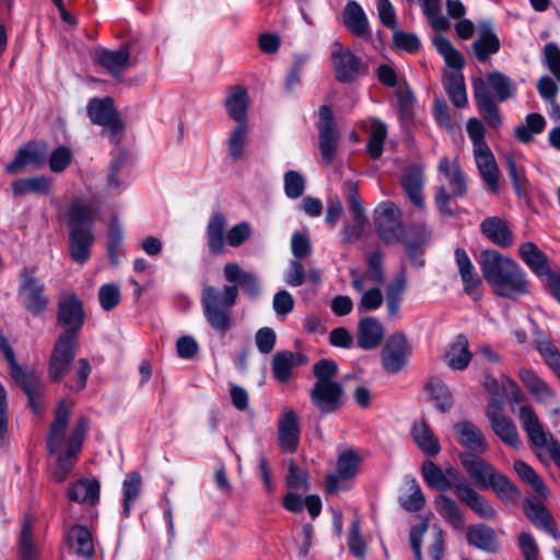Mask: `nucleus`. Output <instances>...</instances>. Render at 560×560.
<instances>
[{
    "label": "nucleus",
    "instance_id": "nucleus-57",
    "mask_svg": "<svg viewBox=\"0 0 560 560\" xmlns=\"http://www.w3.org/2000/svg\"><path fill=\"white\" fill-rule=\"evenodd\" d=\"M376 230L385 243H397L401 240L404 228L400 220L376 221Z\"/></svg>",
    "mask_w": 560,
    "mask_h": 560
},
{
    "label": "nucleus",
    "instance_id": "nucleus-4",
    "mask_svg": "<svg viewBox=\"0 0 560 560\" xmlns=\"http://www.w3.org/2000/svg\"><path fill=\"white\" fill-rule=\"evenodd\" d=\"M238 296L237 285L218 288L207 284L202 288L200 302L203 316L210 327L224 336L235 325L233 307Z\"/></svg>",
    "mask_w": 560,
    "mask_h": 560
},
{
    "label": "nucleus",
    "instance_id": "nucleus-33",
    "mask_svg": "<svg viewBox=\"0 0 560 560\" xmlns=\"http://www.w3.org/2000/svg\"><path fill=\"white\" fill-rule=\"evenodd\" d=\"M249 97L246 89L234 85L229 89L225 108L232 119L238 124H246Z\"/></svg>",
    "mask_w": 560,
    "mask_h": 560
},
{
    "label": "nucleus",
    "instance_id": "nucleus-27",
    "mask_svg": "<svg viewBox=\"0 0 560 560\" xmlns=\"http://www.w3.org/2000/svg\"><path fill=\"white\" fill-rule=\"evenodd\" d=\"M524 513L534 526L544 529L556 539L560 538V533L557 529L553 518L542 503L527 499L524 502Z\"/></svg>",
    "mask_w": 560,
    "mask_h": 560
},
{
    "label": "nucleus",
    "instance_id": "nucleus-18",
    "mask_svg": "<svg viewBox=\"0 0 560 560\" xmlns=\"http://www.w3.org/2000/svg\"><path fill=\"white\" fill-rule=\"evenodd\" d=\"M336 70V79L340 82H351L362 72L359 58L341 44L335 43L331 52Z\"/></svg>",
    "mask_w": 560,
    "mask_h": 560
},
{
    "label": "nucleus",
    "instance_id": "nucleus-2",
    "mask_svg": "<svg viewBox=\"0 0 560 560\" xmlns=\"http://www.w3.org/2000/svg\"><path fill=\"white\" fill-rule=\"evenodd\" d=\"M479 266L494 294L515 300L528 292L526 275L512 258L494 249H486L480 254Z\"/></svg>",
    "mask_w": 560,
    "mask_h": 560
},
{
    "label": "nucleus",
    "instance_id": "nucleus-45",
    "mask_svg": "<svg viewBox=\"0 0 560 560\" xmlns=\"http://www.w3.org/2000/svg\"><path fill=\"white\" fill-rule=\"evenodd\" d=\"M494 434L506 445L518 448L521 445L520 434L514 422L505 415L489 420Z\"/></svg>",
    "mask_w": 560,
    "mask_h": 560
},
{
    "label": "nucleus",
    "instance_id": "nucleus-16",
    "mask_svg": "<svg viewBox=\"0 0 560 560\" xmlns=\"http://www.w3.org/2000/svg\"><path fill=\"white\" fill-rule=\"evenodd\" d=\"M83 320L82 303L78 298L73 294L62 296L58 305V323L65 327L63 332H72V341H75Z\"/></svg>",
    "mask_w": 560,
    "mask_h": 560
},
{
    "label": "nucleus",
    "instance_id": "nucleus-37",
    "mask_svg": "<svg viewBox=\"0 0 560 560\" xmlns=\"http://www.w3.org/2000/svg\"><path fill=\"white\" fill-rule=\"evenodd\" d=\"M97 61L117 79H120L124 69L131 65L127 47L118 50L103 49L97 54Z\"/></svg>",
    "mask_w": 560,
    "mask_h": 560
},
{
    "label": "nucleus",
    "instance_id": "nucleus-5",
    "mask_svg": "<svg viewBox=\"0 0 560 560\" xmlns=\"http://www.w3.org/2000/svg\"><path fill=\"white\" fill-rule=\"evenodd\" d=\"M432 44L439 55H441L445 63L452 68L447 71L443 79V85L447 96L454 106L463 108L467 105L466 86L464 75L460 70L465 66V59L459 50L455 48L453 43L444 35H434Z\"/></svg>",
    "mask_w": 560,
    "mask_h": 560
},
{
    "label": "nucleus",
    "instance_id": "nucleus-31",
    "mask_svg": "<svg viewBox=\"0 0 560 560\" xmlns=\"http://www.w3.org/2000/svg\"><path fill=\"white\" fill-rule=\"evenodd\" d=\"M407 289V275L405 270H399L394 279L387 284L385 291V303L387 314L390 317L399 315L400 305Z\"/></svg>",
    "mask_w": 560,
    "mask_h": 560
},
{
    "label": "nucleus",
    "instance_id": "nucleus-50",
    "mask_svg": "<svg viewBox=\"0 0 560 560\" xmlns=\"http://www.w3.org/2000/svg\"><path fill=\"white\" fill-rule=\"evenodd\" d=\"M514 470L517 475L544 499L549 497V490L544 480L536 474V471L527 465L524 460L514 462Z\"/></svg>",
    "mask_w": 560,
    "mask_h": 560
},
{
    "label": "nucleus",
    "instance_id": "nucleus-14",
    "mask_svg": "<svg viewBox=\"0 0 560 560\" xmlns=\"http://www.w3.org/2000/svg\"><path fill=\"white\" fill-rule=\"evenodd\" d=\"M318 138L320 154L326 163H331L338 148V130L331 109L327 105L319 108Z\"/></svg>",
    "mask_w": 560,
    "mask_h": 560
},
{
    "label": "nucleus",
    "instance_id": "nucleus-44",
    "mask_svg": "<svg viewBox=\"0 0 560 560\" xmlns=\"http://www.w3.org/2000/svg\"><path fill=\"white\" fill-rule=\"evenodd\" d=\"M518 377L524 386L539 401H549L553 397V392L547 383L529 369H521Z\"/></svg>",
    "mask_w": 560,
    "mask_h": 560
},
{
    "label": "nucleus",
    "instance_id": "nucleus-30",
    "mask_svg": "<svg viewBox=\"0 0 560 560\" xmlns=\"http://www.w3.org/2000/svg\"><path fill=\"white\" fill-rule=\"evenodd\" d=\"M474 55L480 62H486L490 56L500 49V39L492 31L490 23L480 24V34L471 44Z\"/></svg>",
    "mask_w": 560,
    "mask_h": 560
},
{
    "label": "nucleus",
    "instance_id": "nucleus-24",
    "mask_svg": "<svg viewBox=\"0 0 560 560\" xmlns=\"http://www.w3.org/2000/svg\"><path fill=\"white\" fill-rule=\"evenodd\" d=\"M45 159L42 148L28 143L19 149L13 161L4 166V172L13 175L30 167L37 168L44 164Z\"/></svg>",
    "mask_w": 560,
    "mask_h": 560
},
{
    "label": "nucleus",
    "instance_id": "nucleus-21",
    "mask_svg": "<svg viewBox=\"0 0 560 560\" xmlns=\"http://www.w3.org/2000/svg\"><path fill=\"white\" fill-rule=\"evenodd\" d=\"M422 475L425 482L439 490L445 491L447 489H452L455 492V485L465 481V478L458 474L457 470L453 468L446 469L444 472L438 465L433 462H425L422 466Z\"/></svg>",
    "mask_w": 560,
    "mask_h": 560
},
{
    "label": "nucleus",
    "instance_id": "nucleus-10",
    "mask_svg": "<svg viewBox=\"0 0 560 560\" xmlns=\"http://www.w3.org/2000/svg\"><path fill=\"white\" fill-rule=\"evenodd\" d=\"M88 114L93 124L103 126L108 130L112 143H119L124 125L116 115L110 97L92 98L88 105Z\"/></svg>",
    "mask_w": 560,
    "mask_h": 560
},
{
    "label": "nucleus",
    "instance_id": "nucleus-6",
    "mask_svg": "<svg viewBox=\"0 0 560 560\" xmlns=\"http://www.w3.org/2000/svg\"><path fill=\"white\" fill-rule=\"evenodd\" d=\"M0 351L9 364V373L13 382L26 394L30 406L35 413H39L43 409L42 397L45 394V384L40 376L33 370H23L14 355L13 349L9 345L4 336L0 334Z\"/></svg>",
    "mask_w": 560,
    "mask_h": 560
},
{
    "label": "nucleus",
    "instance_id": "nucleus-38",
    "mask_svg": "<svg viewBox=\"0 0 560 560\" xmlns=\"http://www.w3.org/2000/svg\"><path fill=\"white\" fill-rule=\"evenodd\" d=\"M411 436L417 446L428 456L440 453L441 446L438 438L424 421H416L411 427Z\"/></svg>",
    "mask_w": 560,
    "mask_h": 560
},
{
    "label": "nucleus",
    "instance_id": "nucleus-41",
    "mask_svg": "<svg viewBox=\"0 0 560 560\" xmlns=\"http://www.w3.org/2000/svg\"><path fill=\"white\" fill-rule=\"evenodd\" d=\"M470 360L468 341L465 336L458 335L445 353L444 361L452 370L460 371L469 364Z\"/></svg>",
    "mask_w": 560,
    "mask_h": 560
},
{
    "label": "nucleus",
    "instance_id": "nucleus-60",
    "mask_svg": "<svg viewBox=\"0 0 560 560\" xmlns=\"http://www.w3.org/2000/svg\"><path fill=\"white\" fill-rule=\"evenodd\" d=\"M488 83L494 91L497 98L503 102L512 95V84L508 77L500 72H492L488 75Z\"/></svg>",
    "mask_w": 560,
    "mask_h": 560
},
{
    "label": "nucleus",
    "instance_id": "nucleus-22",
    "mask_svg": "<svg viewBox=\"0 0 560 560\" xmlns=\"http://www.w3.org/2000/svg\"><path fill=\"white\" fill-rule=\"evenodd\" d=\"M454 433L457 442L465 448L474 453H485L488 451V444L482 431L471 421L462 420L454 424Z\"/></svg>",
    "mask_w": 560,
    "mask_h": 560
},
{
    "label": "nucleus",
    "instance_id": "nucleus-52",
    "mask_svg": "<svg viewBox=\"0 0 560 560\" xmlns=\"http://www.w3.org/2000/svg\"><path fill=\"white\" fill-rule=\"evenodd\" d=\"M33 526L34 518L26 516L20 536V553L25 560H31L37 555L36 545L33 540Z\"/></svg>",
    "mask_w": 560,
    "mask_h": 560
},
{
    "label": "nucleus",
    "instance_id": "nucleus-61",
    "mask_svg": "<svg viewBox=\"0 0 560 560\" xmlns=\"http://www.w3.org/2000/svg\"><path fill=\"white\" fill-rule=\"evenodd\" d=\"M127 161L125 153H119L110 162L108 173V187L110 189H119L126 185L125 176L122 175V167Z\"/></svg>",
    "mask_w": 560,
    "mask_h": 560
},
{
    "label": "nucleus",
    "instance_id": "nucleus-23",
    "mask_svg": "<svg viewBox=\"0 0 560 560\" xmlns=\"http://www.w3.org/2000/svg\"><path fill=\"white\" fill-rule=\"evenodd\" d=\"M476 454L463 453L459 455V459L475 486L480 489H487L489 488V480L495 470L489 463Z\"/></svg>",
    "mask_w": 560,
    "mask_h": 560
},
{
    "label": "nucleus",
    "instance_id": "nucleus-19",
    "mask_svg": "<svg viewBox=\"0 0 560 560\" xmlns=\"http://www.w3.org/2000/svg\"><path fill=\"white\" fill-rule=\"evenodd\" d=\"M455 494L457 499L469 508L479 517L485 520L494 518L497 515L495 510L489 502L479 494L465 479L460 483L455 485Z\"/></svg>",
    "mask_w": 560,
    "mask_h": 560
},
{
    "label": "nucleus",
    "instance_id": "nucleus-3",
    "mask_svg": "<svg viewBox=\"0 0 560 560\" xmlns=\"http://www.w3.org/2000/svg\"><path fill=\"white\" fill-rule=\"evenodd\" d=\"M98 218V209L91 202L80 199L72 201L67 212L69 234V254L73 261L84 265L91 256L94 243L92 225Z\"/></svg>",
    "mask_w": 560,
    "mask_h": 560
},
{
    "label": "nucleus",
    "instance_id": "nucleus-1",
    "mask_svg": "<svg viewBox=\"0 0 560 560\" xmlns=\"http://www.w3.org/2000/svg\"><path fill=\"white\" fill-rule=\"evenodd\" d=\"M69 418V407L65 401H60L46 441L49 453L57 457V469L54 474L56 481H63L71 471L90 428L89 419L80 417L68 434Z\"/></svg>",
    "mask_w": 560,
    "mask_h": 560
},
{
    "label": "nucleus",
    "instance_id": "nucleus-12",
    "mask_svg": "<svg viewBox=\"0 0 560 560\" xmlns=\"http://www.w3.org/2000/svg\"><path fill=\"white\" fill-rule=\"evenodd\" d=\"M310 397L322 415L334 413L343 406V386L339 382L314 383Z\"/></svg>",
    "mask_w": 560,
    "mask_h": 560
},
{
    "label": "nucleus",
    "instance_id": "nucleus-11",
    "mask_svg": "<svg viewBox=\"0 0 560 560\" xmlns=\"http://www.w3.org/2000/svg\"><path fill=\"white\" fill-rule=\"evenodd\" d=\"M77 342L72 332H61L50 355L48 375L52 382H60L69 372L75 357Z\"/></svg>",
    "mask_w": 560,
    "mask_h": 560
},
{
    "label": "nucleus",
    "instance_id": "nucleus-20",
    "mask_svg": "<svg viewBox=\"0 0 560 560\" xmlns=\"http://www.w3.org/2000/svg\"><path fill=\"white\" fill-rule=\"evenodd\" d=\"M20 296L24 307L33 315H40L47 308L48 299L44 294V285L33 277H24Z\"/></svg>",
    "mask_w": 560,
    "mask_h": 560
},
{
    "label": "nucleus",
    "instance_id": "nucleus-43",
    "mask_svg": "<svg viewBox=\"0 0 560 560\" xmlns=\"http://www.w3.org/2000/svg\"><path fill=\"white\" fill-rule=\"evenodd\" d=\"M52 186L49 177L40 175L28 178H20L12 183V191L14 196H23L26 194L47 195Z\"/></svg>",
    "mask_w": 560,
    "mask_h": 560
},
{
    "label": "nucleus",
    "instance_id": "nucleus-48",
    "mask_svg": "<svg viewBox=\"0 0 560 560\" xmlns=\"http://www.w3.org/2000/svg\"><path fill=\"white\" fill-rule=\"evenodd\" d=\"M141 476L131 471L126 475L122 481V515L128 517L132 503L137 500L141 490Z\"/></svg>",
    "mask_w": 560,
    "mask_h": 560
},
{
    "label": "nucleus",
    "instance_id": "nucleus-53",
    "mask_svg": "<svg viewBox=\"0 0 560 560\" xmlns=\"http://www.w3.org/2000/svg\"><path fill=\"white\" fill-rule=\"evenodd\" d=\"M476 164L480 172L482 179L486 182L488 187L497 192L499 189V170L494 160V156H486L476 160Z\"/></svg>",
    "mask_w": 560,
    "mask_h": 560
},
{
    "label": "nucleus",
    "instance_id": "nucleus-15",
    "mask_svg": "<svg viewBox=\"0 0 560 560\" xmlns=\"http://www.w3.org/2000/svg\"><path fill=\"white\" fill-rule=\"evenodd\" d=\"M278 442L284 453L293 454L298 451L301 435L298 413L291 408H283L278 419Z\"/></svg>",
    "mask_w": 560,
    "mask_h": 560
},
{
    "label": "nucleus",
    "instance_id": "nucleus-26",
    "mask_svg": "<svg viewBox=\"0 0 560 560\" xmlns=\"http://www.w3.org/2000/svg\"><path fill=\"white\" fill-rule=\"evenodd\" d=\"M401 186L407 198L419 209H424L423 198L424 176L419 165L408 166L401 177Z\"/></svg>",
    "mask_w": 560,
    "mask_h": 560
},
{
    "label": "nucleus",
    "instance_id": "nucleus-17",
    "mask_svg": "<svg viewBox=\"0 0 560 560\" xmlns=\"http://www.w3.org/2000/svg\"><path fill=\"white\" fill-rule=\"evenodd\" d=\"M364 273L357 269L350 270L351 284L357 292H363L369 285H378L384 281L383 254L378 250L371 253L366 259Z\"/></svg>",
    "mask_w": 560,
    "mask_h": 560
},
{
    "label": "nucleus",
    "instance_id": "nucleus-55",
    "mask_svg": "<svg viewBox=\"0 0 560 560\" xmlns=\"http://www.w3.org/2000/svg\"><path fill=\"white\" fill-rule=\"evenodd\" d=\"M247 135V124H238L231 133L229 139V152L234 160H240L243 158Z\"/></svg>",
    "mask_w": 560,
    "mask_h": 560
},
{
    "label": "nucleus",
    "instance_id": "nucleus-9",
    "mask_svg": "<svg viewBox=\"0 0 560 560\" xmlns=\"http://www.w3.org/2000/svg\"><path fill=\"white\" fill-rule=\"evenodd\" d=\"M517 417L529 442L538 448H545L560 467V445L551 434L544 430L534 408L529 404H523L517 409Z\"/></svg>",
    "mask_w": 560,
    "mask_h": 560
},
{
    "label": "nucleus",
    "instance_id": "nucleus-13",
    "mask_svg": "<svg viewBox=\"0 0 560 560\" xmlns=\"http://www.w3.org/2000/svg\"><path fill=\"white\" fill-rule=\"evenodd\" d=\"M411 354V348L407 338L401 334H395L388 338L382 351V364L387 373L396 374L407 364Z\"/></svg>",
    "mask_w": 560,
    "mask_h": 560
},
{
    "label": "nucleus",
    "instance_id": "nucleus-59",
    "mask_svg": "<svg viewBox=\"0 0 560 560\" xmlns=\"http://www.w3.org/2000/svg\"><path fill=\"white\" fill-rule=\"evenodd\" d=\"M393 44L397 49L413 54L421 47L419 37L413 33H407L402 30L395 28L393 33Z\"/></svg>",
    "mask_w": 560,
    "mask_h": 560
},
{
    "label": "nucleus",
    "instance_id": "nucleus-8",
    "mask_svg": "<svg viewBox=\"0 0 560 560\" xmlns=\"http://www.w3.org/2000/svg\"><path fill=\"white\" fill-rule=\"evenodd\" d=\"M517 417L529 442L538 448H545L560 467V445L551 434L544 430L534 408L529 404H523L517 409Z\"/></svg>",
    "mask_w": 560,
    "mask_h": 560
},
{
    "label": "nucleus",
    "instance_id": "nucleus-46",
    "mask_svg": "<svg viewBox=\"0 0 560 560\" xmlns=\"http://www.w3.org/2000/svg\"><path fill=\"white\" fill-rule=\"evenodd\" d=\"M68 541L79 556L84 558L93 556L94 544L92 534L84 526H73L68 533Z\"/></svg>",
    "mask_w": 560,
    "mask_h": 560
},
{
    "label": "nucleus",
    "instance_id": "nucleus-51",
    "mask_svg": "<svg viewBox=\"0 0 560 560\" xmlns=\"http://www.w3.org/2000/svg\"><path fill=\"white\" fill-rule=\"evenodd\" d=\"M489 487L497 495L506 502H514L518 499L520 492L514 483H512L504 475L494 472L489 480Z\"/></svg>",
    "mask_w": 560,
    "mask_h": 560
},
{
    "label": "nucleus",
    "instance_id": "nucleus-34",
    "mask_svg": "<svg viewBox=\"0 0 560 560\" xmlns=\"http://www.w3.org/2000/svg\"><path fill=\"white\" fill-rule=\"evenodd\" d=\"M226 219L221 212H214L207 225V243L211 254L220 255L226 243Z\"/></svg>",
    "mask_w": 560,
    "mask_h": 560
},
{
    "label": "nucleus",
    "instance_id": "nucleus-29",
    "mask_svg": "<svg viewBox=\"0 0 560 560\" xmlns=\"http://www.w3.org/2000/svg\"><path fill=\"white\" fill-rule=\"evenodd\" d=\"M306 362L304 354L292 351H278L272 359V372L276 380L287 383L292 376L293 369Z\"/></svg>",
    "mask_w": 560,
    "mask_h": 560
},
{
    "label": "nucleus",
    "instance_id": "nucleus-35",
    "mask_svg": "<svg viewBox=\"0 0 560 560\" xmlns=\"http://www.w3.org/2000/svg\"><path fill=\"white\" fill-rule=\"evenodd\" d=\"M481 232L495 245L509 247L513 244V234L508 224L498 217L486 218L480 224Z\"/></svg>",
    "mask_w": 560,
    "mask_h": 560
},
{
    "label": "nucleus",
    "instance_id": "nucleus-32",
    "mask_svg": "<svg viewBox=\"0 0 560 560\" xmlns=\"http://www.w3.org/2000/svg\"><path fill=\"white\" fill-rule=\"evenodd\" d=\"M67 495L73 502L95 505L100 501V483L96 479H79L70 485Z\"/></svg>",
    "mask_w": 560,
    "mask_h": 560
},
{
    "label": "nucleus",
    "instance_id": "nucleus-49",
    "mask_svg": "<svg viewBox=\"0 0 560 560\" xmlns=\"http://www.w3.org/2000/svg\"><path fill=\"white\" fill-rule=\"evenodd\" d=\"M429 392L431 398L434 400L435 407L445 412L452 406V395L444 384V382L439 377H431L425 386Z\"/></svg>",
    "mask_w": 560,
    "mask_h": 560
},
{
    "label": "nucleus",
    "instance_id": "nucleus-7",
    "mask_svg": "<svg viewBox=\"0 0 560 560\" xmlns=\"http://www.w3.org/2000/svg\"><path fill=\"white\" fill-rule=\"evenodd\" d=\"M438 172L447 182L450 191L441 185L435 194V202L442 214L452 217L453 210L450 207V199L465 196L467 191L466 179L456 159L442 158L438 163Z\"/></svg>",
    "mask_w": 560,
    "mask_h": 560
},
{
    "label": "nucleus",
    "instance_id": "nucleus-58",
    "mask_svg": "<svg viewBox=\"0 0 560 560\" xmlns=\"http://www.w3.org/2000/svg\"><path fill=\"white\" fill-rule=\"evenodd\" d=\"M73 158L71 149L59 145L49 155L48 165L52 173H62L70 165Z\"/></svg>",
    "mask_w": 560,
    "mask_h": 560
},
{
    "label": "nucleus",
    "instance_id": "nucleus-39",
    "mask_svg": "<svg viewBox=\"0 0 560 560\" xmlns=\"http://www.w3.org/2000/svg\"><path fill=\"white\" fill-rule=\"evenodd\" d=\"M467 540L470 545L487 552L495 553L500 550V542L494 530L487 525H476L468 528Z\"/></svg>",
    "mask_w": 560,
    "mask_h": 560
},
{
    "label": "nucleus",
    "instance_id": "nucleus-36",
    "mask_svg": "<svg viewBox=\"0 0 560 560\" xmlns=\"http://www.w3.org/2000/svg\"><path fill=\"white\" fill-rule=\"evenodd\" d=\"M384 337V329L380 320L366 317L360 320L358 327V346L370 350L376 348Z\"/></svg>",
    "mask_w": 560,
    "mask_h": 560
},
{
    "label": "nucleus",
    "instance_id": "nucleus-56",
    "mask_svg": "<svg viewBox=\"0 0 560 560\" xmlns=\"http://www.w3.org/2000/svg\"><path fill=\"white\" fill-rule=\"evenodd\" d=\"M359 469V457L353 451L341 453L337 460V474L341 479L354 477Z\"/></svg>",
    "mask_w": 560,
    "mask_h": 560
},
{
    "label": "nucleus",
    "instance_id": "nucleus-54",
    "mask_svg": "<svg viewBox=\"0 0 560 560\" xmlns=\"http://www.w3.org/2000/svg\"><path fill=\"white\" fill-rule=\"evenodd\" d=\"M408 494L400 497V503L405 510L417 512L424 506V495L415 479L407 481Z\"/></svg>",
    "mask_w": 560,
    "mask_h": 560
},
{
    "label": "nucleus",
    "instance_id": "nucleus-25",
    "mask_svg": "<svg viewBox=\"0 0 560 560\" xmlns=\"http://www.w3.org/2000/svg\"><path fill=\"white\" fill-rule=\"evenodd\" d=\"M224 279L232 285H237L252 299L259 296L260 284L258 278L248 271L243 270L236 262H228L223 268Z\"/></svg>",
    "mask_w": 560,
    "mask_h": 560
},
{
    "label": "nucleus",
    "instance_id": "nucleus-42",
    "mask_svg": "<svg viewBox=\"0 0 560 560\" xmlns=\"http://www.w3.org/2000/svg\"><path fill=\"white\" fill-rule=\"evenodd\" d=\"M436 512L455 529H462L465 518L457 503L445 494H440L434 500Z\"/></svg>",
    "mask_w": 560,
    "mask_h": 560
},
{
    "label": "nucleus",
    "instance_id": "nucleus-63",
    "mask_svg": "<svg viewBox=\"0 0 560 560\" xmlns=\"http://www.w3.org/2000/svg\"><path fill=\"white\" fill-rule=\"evenodd\" d=\"M537 350L544 357L546 363L552 369V371L560 375V352L549 341H540L537 345Z\"/></svg>",
    "mask_w": 560,
    "mask_h": 560
},
{
    "label": "nucleus",
    "instance_id": "nucleus-28",
    "mask_svg": "<svg viewBox=\"0 0 560 560\" xmlns=\"http://www.w3.org/2000/svg\"><path fill=\"white\" fill-rule=\"evenodd\" d=\"M342 22L354 36L361 38L371 36L368 18L358 2L350 1L346 4L342 12Z\"/></svg>",
    "mask_w": 560,
    "mask_h": 560
},
{
    "label": "nucleus",
    "instance_id": "nucleus-64",
    "mask_svg": "<svg viewBox=\"0 0 560 560\" xmlns=\"http://www.w3.org/2000/svg\"><path fill=\"white\" fill-rule=\"evenodd\" d=\"M544 56L549 71L560 82V48L555 43H548L544 47Z\"/></svg>",
    "mask_w": 560,
    "mask_h": 560
},
{
    "label": "nucleus",
    "instance_id": "nucleus-62",
    "mask_svg": "<svg viewBox=\"0 0 560 560\" xmlns=\"http://www.w3.org/2000/svg\"><path fill=\"white\" fill-rule=\"evenodd\" d=\"M98 301L103 310H113L120 301L119 288L113 283L102 285L98 290Z\"/></svg>",
    "mask_w": 560,
    "mask_h": 560
},
{
    "label": "nucleus",
    "instance_id": "nucleus-40",
    "mask_svg": "<svg viewBox=\"0 0 560 560\" xmlns=\"http://www.w3.org/2000/svg\"><path fill=\"white\" fill-rule=\"evenodd\" d=\"M518 254L538 277H545L550 272L546 255L534 243L522 244Z\"/></svg>",
    "mask_w": 560,
    "mask_h": 560
},
{
    "label": "nucleus",
    "instance_id": "nucleus-47",
    "mask_svg": "<svg viewBox=\"0 0 560 560\" xmlns=\"http://www.w3.org/2000/svg\"><path fill=\"white\" fill-rule=\"evenodd\" d=\"M546 119L542 115L528 114L525 121L515 128L514 135L522 143L532 141L535 135L541 133L546 127Z\"/></svg>",
    "mask_w": 560,
    "mask_h": 560
}]
</instances>
